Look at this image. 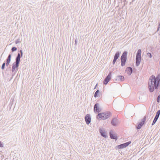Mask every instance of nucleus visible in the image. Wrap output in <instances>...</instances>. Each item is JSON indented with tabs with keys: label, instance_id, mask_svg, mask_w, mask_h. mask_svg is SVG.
<instances>
[{
	"label": "nucleus",
	"instance_id": "2eb2a0df",
	"mask_svg": "<svg viewBox=\"0 0 160 160\" xmlns=\"http://www.w3.org/2000/svg\"><path fill=\"white\" fill-rule=\"evenodd\" d=\"M99 132L100 133L101 135L105 138L107 137V136L106 133L105 131L103 129L100 128L99 129Z\"/></svg>",
	"mask_w": 160,
	"mask_h": 160
},
{
	"label": "nucleus",
	"instance_id": "20e7f679",
	"mask_svg": "<svg viewBox=\"0 0 160 160\" xmlns=\"http://www.w3.org/2000/svg\"><path fill=\"white\" fill-rule=\"evenodd\" d=\"M127 51H124L121 57V65L122 67L125 66L127 61Z\"/></svg>",
	"mask_w": 160,
	"mask_h": 160
},
{
	"label": "nucleus",
	"instance_id": "1a4fd4ad",
	"mask_svg": "<svg viewBox=\"0 0 160 160\" xmlns=\"http://www.w3.org/2000/svg\"><path fill=\"white\" fill-rule=\"evenodd\" d=\"M160 115V110H158L157 111L156 113V115H155V117L154 118V119L152 122V125H153L157 121L158 118Z\"/></svg>",
	"mask_w": 160,
	"mask_h": 160
},
{
	"label": "nucleus",
	"instance_id": "6ab92c4d",
	"mask_svg": "<svg viewBox=\"0 0 160 160\" xmlns=\"http://www.w3.org/2000/svg\"><path fill=\"white\" fill-rule=\"evenodd\" d=\"M112 72H109V74L106 77V78L108 79V80L110 81L111 79Z\"/></svg>",
	"mask_w": 160,
	"mask_h": 160
},
{
	"label": "nucleus",
	"instance_id": "7ed1b4c3",
	"mask_svg": "<svg viewBox=\"0 0 160 160\" xmlns=\"http://www.w3.org/2000/svg\"><path fill=\"white\" fill-rule=\"evenodd\" d=\"M141 60V50L139 49L137 53L136 57V66L138 67L140 63Z\"/></svg>",
	"mask_w": 160,
	"mask_h": 160
},
{
	"label": "nucleus",
	"instance_id": "b1692460",
	"mask_svg": "<svg viewBox=\"0 0 160 160\" xmlns=\"http://www.w3.org/2000/svg\"><path fill=\"white\" fill-rule=\"evenodd\" d=\"M6 64L5 62H4L3 64H2L1 67V69L2 70H3L5 68V66Z\"/></svg>",
	"mask_w": 160,
	"mask_h": 160
},
{
	"label": "nucleus",
	"instance_id": "9b49d317",
	"mask_svg": "<svg viewBox=\"0 0 160 160\" xmlns=\"http://www.w3.org/2000/svg\"><path fill=\"white\" fill-rule=\"evenodd\" d=\"M113 80L114 81L121 82L124 80V77L122 75L117 76L113 79Z\"/></svg>",
	"mask_w": 160,
	"mask_h": 160
},
{
	"label": "nucleus",
	"instance_id": "393cba45",
	"mask_svg": "<svg viewBox=\"0 0 160 160\" xmlns=\"http://www.w3.org/2000/svg\"><path fill=\"white\" fill-rule=\"evenodd\" d=\"M157 102L158 103H159L160 101V94L158 95V97L157 99Z\"/></svg>",
	"mask_w": 160,
	"mask_h": 160
},
{
	"label": "nucleus",
	"instance_id": "7c9ffc66",
	"mask_svg": "<svg viewBox=\"0 0 160 160\" xmlns=\"http://www.w3.org/2000/svg\"><path fill=\"white\" fill-rule=\"evenodd\" d=\"M159 28H160V27H158V28H157V31H156L157 32H158L159 31Z\"/></svg>",
	"mask_w": 160,
	"mask_h": 160
},
{
	"label": "nucleus",
	"instance_id": "412c9836",
	"mask_svg": "<svg viewBox=\"0 0 160 160\" xmlns=\"http://www.w3.org/2000/svg\"><path fill=\"white\" fill-rule=\"evenodd\" d=\"M109 81V80L105 78L103 82V84L105 85H107Z\"/></svg>",
	"mask_w": 160,
	"mask_h": 160
},
{
	"label": "nucleus",
	"instance_id": "aec40b11",
	"mask_svg": "<svg viewBox=\"0 0 160 160\" xmlns=\"http://www.w3.org/2000/svg\"><path fill=\"white\" fill-rule=\"evenodd\" d=\"M11 54H9L6 60L7 62L10 63L11 61Z\"/></svg>",
	"mask_w": 160,
	"mask_h": 160
},
{
	"label": "nucleus",
	"instance_id": "2f4dec72",
	"mask_svg": "<svg viewBox=\"0 0 160 160\" xmlns=\"http://www.w3.org/2000/svg\"><path fill=\"white\" fill-rule=\"evenodd\" d=\"M117 59H116L115 58H114V59L113 60V61H115L116 62V61H117Z\"/></svg>",
	"mask_w": 160,
	"mask_h": 160
},
{
	"label": "nucleus",
	"instance_id": "dca6fc26",
	"mask_svg": "<svg viewBox=\"0 0 160 160\" xmlns=\"http://www.w3.org/2000/svg\"><path fill=\"white\" fill-rule=\"evenodd\" d=\"M126 72L128 75H130L132 72V69L131 67H128L126 69Z\"/></svg>",
	"mask_w": 160,
	"mask_h": 160
},
{
	"label": "nucleus",
	"instance_id": "bb28decb",
	"mask_svg": "<svg viewBox=\"0 0 160 160\" xmlns=\"http://www.w3.org/2000/svg\"><path fill=\"white\" fill-rule=\"evenodd\" d=\"M20 42V39H18L15 42V43L16 44H18V43H19V42Z\"/></svg>",
	"mask_w": 160,
	"mask_h": 160
},
{
	"label": "nucleus",
	"instance_id": "72a5a7b5",
	"mask_svg": "<svg viewBox=\"0 0 160 160\" xmlns=\"http://www.w3.org/2000/svg\"><path fill=\"white\" fill-rule=\"evenodd\" d=\"M75 44H76L77 43V41H76V40H75Z\"/></svg>",
	"mask_w": 160,
	"mask_h": 160
},
{
	"label": "nucleus",
	"instance_id": "423d86ee",
	"mask_svg": "<svg viewBox=\"0 0 160 160\" xmlns=\"http://www.w3.org/2000/svg\"><path fill=\"white\" fill-rule=\"evenodd\" d=\"M146 119V116H145L142 119L141 121L140 122L138 125L136 126V128L137 129H140L145 123V122Z\"/></svg>",
	"mask_w": 160,
	"mask_h": 160
},
{
	"label": "nucleus",
	"instance_id": "a211bd4d",
	"mask_svg": "<svg viewBox=\"0 0 160 160\" xmlns=\"http://www.w3.org/2000/svg\"><path fill=\"white\" fill-rule=\"evenodd\" d=\"M121 52L120 51H117L115 53V54L114 55V58L117 60V59L119 57L120 54H121Z\"/></svg>",
	"mask_w": 160,
	"mask_h": 160
},
{
	"label": "nucleus",
	"instance_id": "4be33fe9",
	"mask_svg": "<svg viewBox=\"0 0 160 160\" xmlns=\"http://www.w3.org/2000/svg\"><path fill=\"white\" fill-rule=\"evenodd\" d=\"M99 90H98L94 94V97L95 98L97 97L98 96V94H99Z\"/></svg>",
	"mask_w": 160,
	"mask_h": 160
},
{
	"label": "nucleus",
	"instance_id": "f8f14e48",
	"mask_svg": "<svg viewBox=\"0 0 160 160\" xmlns=\"http://www.w3.org/2000/svg\"><path fill=\"white\" fill-rule=\"evenodd\" d=\"M154 111H153V108H152L151 109V110L150 112H148L147 115H146V118H148V120L149 119H151L153 117V114L154 113Z\"/></svg>",
	"mask_w": 160,
	"mask_h": 160
},
{
	"label": "nucleus",
	"instance_id": "f3484780",
	"mask_svg": "<svg viewBox=\"0 0 160 160\" xmlns=\"http://www.w3.org/2000/svg\"><path fill=\"white\" fill-rule=\"evenodd\" d=\"M110 136L111 139H114L116 141L118 139L117 136L115 135V134L113 133H112L111 132H110Z\"/></svg>",
	"mask_w": 160,
	"mask_h": 160
},
{
	"label": "nucleus",
	"instance_id": "cd10ccee",
	"mask_svg": "<svg viewBox=\"0 0 160 160\" xmlns=\"http://www.w3.org/2000/svg\"><path fill=\"white\" fill-rule=\"evenodd\" d=\"M3 147V144L1 143V141H0V147L1 148H2Z\"/></svg>",
	"mask_w": 160,
	"mask_h": 160
},
{
	"label": "nucleus",
	"instance_id": "a878e982",
	"mask_svg": "<svg viewBox=\"0 0 160 160\" xmlns=\"http://www.w3.org/2000/svg\"><path fill=\"white\" fill-rule=\"evenodd\" d=\"M147 55L150 58H151L152 57V55L151 54L150 52H148L147 53Z\"/></svg>",
	"mask_w": 160,
	"mask_h": 160
},
{
	"label": "nucleus",
	"instance_id": "f03ea898",
	"mask_svg": "<svg viewBox=\"0 0 160 160\" xmlns=\"http://www.w3.org/2000/svg\"><path fill=\"white\" fill-rule=\"evenodd\" d=\"M111 115V113L110 112H105L98 113L97 116V118L99 120H105Z\"/></svg>",
	"mask_w": 160,
	"mask_h": 160
},
{
	"label": "nucleus",
	"instance_id": "9d476101",
	"mask_svg": "<svg viewBox=\"0 0 160 160\" xmlns=\"http://www.w3.org/2000/svg\"><path fill=\"white\" fill-rule=\"evenodd\" d=\"M20 53H18V55L15 58V61H18L19 62H20V59L22 57L23 54L22 50L21 49L20 50Z\"/></svg>",
	"mask_w": 160,
	"mask_h": 160
},
{
	"label": "nucleus",
	"instance_id": "5701e85b",
	"mask_svg": "<svg viewBox=\"0 0 160 160\" xmlns=\"http://www.w3.org/2000/svg\"><path fill=\"white\" fill-rule=\"evenodd\" d=\"M17 49V48L15 47H13L11 49V51L12 52H14L15 51H16Z\"/></svg>",
	"mask_w": 160,
	"mask_h": 160
},
{
	"label": "nucleus",
	"instance_id": "ddd939ff",
	"mask_svg": "<svg viewBox=\"0 0 160 160\" xmlns=\"http://www.w3.org/2000/svg\"><path fill=\"white\" fill-rule=\"evenodd\" d=\"M85 119L86 124L88 125L91 121V118L90 115L89 114H87L85 117Z\"/></svg>",
	"mask_w": 160,
	"mask_h": 160
},
{
	"label": "nucleus",
	"instance_id": "39448f33",
	"mask_svg": "<svg viewBox=\"0 0 160 160\" xmlns=\"http://www.w3.org/2000/svg\"><path fill=\"white\" fill-rule=\"evenodd\" d=\"M20 62L18 61H15V62L13 63L12 67V72L15 71L16 72L18 71V67Z\"/></svg>",
	"mask_w": 160,
	"mask_h": 160
},
{
	"label": "nucleus",
	"instance_id": "0eeeda50",
	"mask_svg": "<svg viewBox=\"0 0 160 160\" xmlns=\"http://www.w3.org/2000/svg\"><path fill=\"white\" fill-rule=\"evenodd\" d=\"M131 141H128L126 142L120 144V145H118L117 147L119 149H121L123 148H125L127 147L131 143Z\"/></svg>",
	"mask_w": 160,
	"mask_h": 160
},
{
	"label": "nucleus",
	"instance_id": "f257e3e1",
	"mask_svg": "<svg viewBox=\"0 0 160 160\" xmlns=\"http://www.w3.org/2000/svg\"><path fill=\"white\" fill-rule=\"evenodd\" d=\"M160 88V74L156 77L152 75L148 82V89L150 92H153L155 90L157 91Z\"/></svg>",
	"mask_w": 160,
	"mask_h": 160
},
{
	"label": "nucleus",
	"instance_id": "473e14b6",
	"mask_svg": "<svg viewBox=\"0 0 160 160\" xmlns=\"http://www.w3.org/2000/svg\"><path fill=\"white\" fill-rule=\"evenodd\" d=\"M97 85H98V84H97L95 86V87H94V89H95V88H96L97 86Z\"/></svg>",
	"mask_w": 160,
	"mask_h": 160
},
{
	"label": "nucleus",
	"instance_id": "c85d7f7f",
	"mask_svg": "<svg viewBox=\"0 0 160 160\" xmlns=\"http://www.w3.org/2000/svg\"><path fill=\"white\" fill-rule=\"evenodd\" d=\"M9 63H8V62H6V66H8V65H9Z\"/></svg>",
	"mask_w": 160,
	"mask_h": 160
},
{
	"label": "nucleus",
	"instance_id": "4468645a",
	"mask_svg": "<svg viewBox=\"0 0 160 160\" xmlns=\"http://www.w3.org/2000/svg\"><path fill=\"white\" fill-rule=\"evenodd\" d=\"M119 122V121L116 118H115L112 119L111 121V124L113 126L117 125Z\"/></svg>",
	"mask_w": 160,
	"mask_h": 160
},
{
	"label": "nucleus",
	"instance_id": "c756f323",
	"mask_svg": "<svg viewBox=\"0 0 160 160\" xmlns=\"http://www.w3.org/2000/svg\"><path fill=\"white\" fill-rule=\"evenodd\" d=\"M115 62H116L115 61H112V64L113 65H114L115 64Z\"/></svg>",
	"mask_w": 160,
	"mask_h": 160
},
{
	"label": "nucleus",
	"instance_id": "6e6552de",
	"mask_svg": "<svg viewBox=\"0 0 160 160\" xmlns=\"http://www.w3.org/2000/svg\"><path fill=\"white\" fill-rule=\"evenodd\" d=\"M101 111V108L99 107V104L96 103L94 106V111L96 113H98Z\"/></svg>",
	"mask_w": 160,
	"mask_h": 160
}]
</instances>
